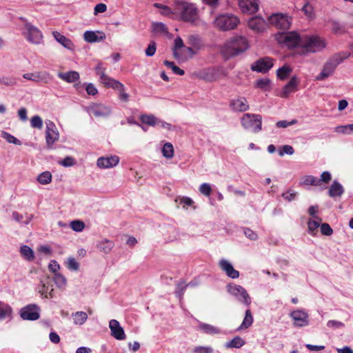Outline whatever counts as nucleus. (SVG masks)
Instances as JSON below:
<instances>
[{"label":"nucleus","instance_id":"36","mask_svg":"<svg viewBox=\"0 0 353 353\" xmlns=\"http://www.w3.org/2000/svg\"><path fill=\"white\" fill-rule=\"evenodd\" d=\"M292 72V68L290 65L285 64L277 70L276 76L278 79L285 80L290 75Z\"/></svg>","mask_w":353,"mask_h":353},{"label":"nucleus","instance_id":"54","mask_svg":"<svg viewBox=\"0 0 353 353\" xmlns=\"http://www.w3.org/2000/svg\"><path fill=\"white\" fill-rule=\"evenodd\" d=\"M61 269V266L56 260H51L48 264V270L51 272L54 273V275L59 274V271Z\"/></svg>","mask_w":353,"mask_h":353},{"label":"nucleus","instance_id":"3","mask_svg":"<svg viewBox=\"0 0 353 353\" xmlns=\"http://www.w3.org/2000/svg\"><path fill=\"white\" fill-rule=\"evenodd\" d=\"M275 39L279 44L290 49L299 45L301 46L302 39L299 34L295 31L278 32L275 34Z\"/></svg>","mask_w":353,"mask_h":353},{"label":"nucleus","instance_id":"35","mask_svg":"<svg viewBox=\"0 0 353 353\" xmlns=\"http://www.w3.org/2000/svg\"><path fill=\"white\" fill-rule=\"evenodd\" d=\"M73 323L77 325H81L85 323L88 319V314L83 311L76 312L72 314Z\"/></svg>","mask_w":353,"mask_h":353},{"label":"nucleus","instance_id":"24","mask_svg":"<svg viewBox=\"0 0 353 353\" xmlns=\"http://www.w3.org/2000/svg\"><path fill=\"white\" fill-rule=\"evenodd\" d=\"M83 39L88 43H94L103 41L105 35L103 32L85 31L83 34Z\"/></svg>","mask_w":353,"mask_h":353},{"label":"nucleus","instance_id":"38","mask_svg":"<svg viewBox=\"0 0 353 353\" xmlns=\"http://www.w3.org/2000/svg\"><path fill=\"white\" fill-rule=\"evenodd\" d=\"M20 254L28 261H32L34 259V251L28 245L21 247Z\"/></svg>","mask_w":353,"mask_h":353},{"label":"nucleus","instance_id":"17","mask_svg":"<svg viewBox=\"0 0 353 353\" xmlns=\"http://www.w3.org/2000/svg\"><path fill=\"white\" fill-rule=\"evenodd\" d=\"M120 161L117 155H108L98 158L97 165L100 169H110L116 167Z\"/></svg>","mask_w":353,"mask_h":353},{"label":"nucleus","instance_id":"7","mask_svg":"<svg viewBox=\"0 0 353 353\" xmlns=\"http://www.w3.org/2000/svg\"><path fill=\"white\" fill-rule=\"evenodd\" d=\"M243 36L235 35L230 38L224 44L223 52L228 56H234L242 51Z\"/></svg>","mask_w":353,"mask_h":353},{"label":"nucleus","instance_id":"4","mask_svg":"<svg viewBox=\"0 0 353 353\" xmlns=\"http://www.w3.org/2000/svg\"><path fill=\"white\" fill-rule=\"evenodd\" d=\"M326 46L325 42L319 36H310L302 40L301 54L315 53L321 51Z\"/></svg>","mask_w":353,"mask_h":353},{"label":"nucleus","instance_id":"43","mask_svg":"<svg viewBox=\"0 0 353 353\" xmlns=\"http://www.w3.org/2000/svg\"><path fill=\"white\" fill-rule=\"evenodd\" d=\"M53 281L57 287L61 289L65 288L67 285V279L65 276L61 273L54 275Z\"/></svg>","mask_w":353,"mask_h":353},{"label":"nucleus","instance_id":"28","mask_svg":"<svg viewBox=\"0 0 353 353\" xmlns=\"http://www.w3.org/2000/svg\"><path fill=\"white\" fill-rule=\"evenodd\" d=\"M228 292L237 300L241 301L243 299V288L239 285L233 283L227 285Z\"/></svg>","mask_w":353,"mask_h":353},{"label":"nucleus","instance_id":"60","mask_svg":"<svg viewBox=\"0 0 353 353\" xmlns=\"http://www.w3.org/2000/svg\"><path fill=\"white\" fill-rule=\"evenodd\" d=\"M327 326L330 328L336 330L345 327V324L339 321L330 320L327 322Z\"/></svg>","mask_w":353,"mask_h":353},{"label":"nucleus","instance_id":"18","mask_svg":"<svg viewBox=\"0 0 353 353\" xmlns=\"http://www.w3.org/2000/svg\"><path fill=\"white\" fill-rule=\"evenodd\" d=\"M105 68L103 66L101 63H99L95 68L96 73L98 76H99L100 81L105 87H114V84L118 85L119 83L116 82V79L106 75L105 74Z\"/></svg>","mask_w":353,"mask_h":353},{"label":"nucleus","instance_id":"12","mask_svg":"<svg viewBox=\"0 0 353 353\" xmlns=\"http://www.w3.org/2000/svg\"><path fill=\"white\" fill-rule=\"evenodd\" d=\"M21 318L26 321H36L40 318V308L37 304H28L19 311Z\"/></svg>","mask_w":353,"mask_h":353},{"label":"nucleus","instance_id":"52","mask_svg":"<svg viewBox=\"0 0 353 353\" xmlns=\"http://www.w3.org/2000/svg\"><path fill=\"white\" fill-rule=\"evenodd\" d=\"M303 184L306 185H314V186H319V179L312 175L307 176L303 181Z\"/></svg>","mask_w":353,"mask_h":353},{"label":"nucleus","instance_id":"5","mask_svg":"<svg viewBox=\"0 0 353 353\" xmlns=\"http://www.w3.org/2000/svg\"><path fill=\"white\" fill-rule=\"evenodd\" d=\"M225 74V69L221 66L203 68L192 74L194 77L206 81H216Z\"/></svg>","mask_w":353,"mask_h":353},{"label":"nucleus","instance_id":"29","mask_svg":"<svg viewBox=\"0 0 353 353\" xmlns=\"http://www.w3.org/2000/svg\"><path fill=\"white\" fill-rule=\"evenodd\" d=\"M259 0H244V14H254L259 10Z\"/></svg>","mask_w":353,"mask_h":353},{"label":"nucleus","instance_id":"30","mask_svg":"<svg viewBox=\"0 0 353 353\" xmlns=\"http://www.w3.org/2000/svg\"><path fill=\"white\" fill-rule=\"evenodd\" d=\"M12 319V309L8 305L0 301V321Z\"/></svg>","mask_w":353,"mask_h":353},{"label":"nucleus","instance_id":"2","mask_svg":"<svg viewBox=\"0 0 353 353\" xmlns=\"http://www.w3.org/2000/svg\"><path fill=\"white\" fill-rule=\"evenodd\" d=\"M347 53H337L330 58L324 64L322 71L316 76V79L322 81L332 75L336 68L348 57Z\"/></svg>","mask_w":353,"mask_h":353},{"label":"nucleus","instance_id":"45","mask_svg":"<svg viewBox=\"0 0 353 353\" xmlns=\"http://www.w3.org/2000/svg\"><path fill=\"white\" fill-rule=\"evenodd\" d=\"M243 346V341L241 337L236 336L225 344L226 348H239Z\"/></svg>","mask_w":353,"mask_h":353},{"label":"nucleus","instance_id":"6","mask_svg":"<svg viewBox=\"0 0 353 353\" xmlns=\"http://www.w3.org/2000/svg\"><path fill=\"white\" fill-rule=\"evenodd\" d=\"M239 23V19L232 14H220L214 21V26L222 31L233 30Z\"/></svg>","mask_w":353,"mask_h":353},{"label":"nucleus","instance_id":"39","mask_svg":"<svg viewBox=\"0 0 353 353\" xmlns=\"http://www.w3.org/2000/svg\"><path fill=\"white\" fill-rule=\"evenodd\" d=\"M159 118L152 114H143L140 117V120L143 123L148 125L156 127Z\"/></svg>","mask_w":353,"mask_h":353},{"label":"nucleus","instance_id":"23","mask_svg":"<svg viewBox=\"0 0 353 353\" xmlns=\"http://www.w3.org/2000/svg\"><path fill=\"white\" fill-rule=\"evenodd\" d=\"M52 35L54 39L63 47L71 51L74 50L75 46L70 39L57 31H54Z\"/></svg>","mask_w":353,"mask_h":353},{"label":"nucleus","instance_id":"50","mask_svg":"<svg viewBox=\"0 0 353 353\" xmlns=\"http://www.w3.org/2000/svg\"><path fill=\"white\" fill-rule=\"evenodd\" d=\"M30 125L34 128L41 130L43 128V122L39 115H34L30 119Z\"/></svg>","mask_w":353,"mask_h":353},{"label":"nucleus","instance_id":"48","mask_svg":"<svg viewBox=\"0 0 353 353\" xmlns=\"http://www.w3.org/2000/svg\"><path fill=\"white\" fill-rule=\"evenodd\" d=\"M301 10L307 18L313 19L315 16L313 6L307 1L303 6Z\"/></svg>","mask_w":353,"mask_h":353},{"label":"nucleus","instance_id":"46","mask_svg":"<svg viewBox=\"0 0 353 353\" xmlns=\"http://www.w3.org/2000/svg\"><path fill=\"white\" fill-rule=\"evenodd\" d=\"M70 226L73 231L81 232L85 228V223L82 221L74 220L70 222Z\"/></svg>","mask_w":353,"mask_h":353},{"label":"nucleus","instance_id":"37","mask_svg":"<svg viewBox=\"0 0 353 353\" xmlns=\"http://www.w3.org/2000/svg\"><path fill=\"white\" fill-rule=\"evenodd\" d=\"M65 267L72 272H77L79 270L80 264L73 256H69L64 261Z\"/></svg>","mask_w":353,"mask_h":353},{"label":"nucleus","instance_id":"59","mask_svg":"<svg viewBox=\"0 0 353 353\" xmlns=\"http://www.w3.org/2000/svg\"><path fill=\"white\" fill-rule=\"evenodd\" d=\"M253 323V317L250 310L245 311L244 316V329L249 327Z\"/></svg>","mask_w":353,"mask_h":353},{"label":"nucleus","instance_id":"42","mask_svg":"<svg viewBox=\"0 0 353 353\" xmlns=\"http://www.w3.org/2000/svg\"><path fill=\"white\" fill-rule=\"evenodd\" d=\"M161 152L166 159H172L174 156V148L171 143H165L163 145Z\"/></svg>","mask_w":353,"mask_h":353},{"label":"nucleus","instance_id":"40","mask_svg":"<svg viewBox=\"0 0 353 353\" xmlns=\"http://www.w3.org/2000/svg\"><path fill=\"white\" fill-rule=\"evenodd\" d=\"M116 82L119 83V85H114V87H110L111 88L119 91V99L123 101H128L129 95L126 92H125V88L123 83L120 81L116 80Z\"/></svg>","mask_w":353,"mask_h":353},{"label":"nucleus","instance_id":"13","mask_svg":"<svg viewBox=\"0 0 353 353\" xmlns=\"http://www.w3.org/2000/svg\"><path fill=\"white\" fill-rule=\"evenodd\" d=\"M274 59L270 57H264L257 59L251 65V70L257 72L265 74L274 65Z\"/></svg>","mask_w":353,"mask_h":353},{"label":"nucleus","instance_id":"19","mask_svg":"<svg viewBox=\"0 0 353 353\" xmlns=\"http://www.w3.org/2000/svg\"><path fill=\"white\" fill-rule=\"evenodd\" d=\"M219 265L221 270L224 272L225 274L231 279H237L240 275L239 272L233 268L232 263L225 259H221L219 261Z\"/></svg>","mask_w":353,"mask_h":353},{"label":"nucleus","instance_id":"8","mask_svg":"<svg viewBox=\"0 0 353 353\" xmlns=\"http://www.w3.org/2000/svg\"><path fill=\"white\" fill-rule=\"evenodd\" d=\"M22 33L26 40L31 43L40 44L43 41L42 32L30 23H25Z\"/></svg>","mask_w":353,"mask_h":353},{"label":"nucleus","instance_id":"58","mask_svg":"<svg viewBox=\"0 0 353 353\" xmlns=\"http://www.w3.org/2000/svg\"><path fill=\"white\" fill-rule=\"evenodd\" d=\"M319 220H310L307 223L308 225V232L311 234H313L314 232L316 230V229L320 226V223L319 222Z\"/></svg>","mask_w":353,"mask_h":353},{"label":"nucleus","instance_id":"41","mask_svg":"<svg viewBox=\"0 0 353 353\" xmlns=\"http://www.w3.org/2000/svg\"><path fill=\"white\" fill-rule=\"evenodd\" d=\"M37 181L41 185H48L52 181V174L49 171H45L37 176Z\"/></svg>","mask_w":353,"mask_h":353},{"label":"nucleus","instance_id":"25","mask_svg":"<svg viewBox=\"0 0 353 353\" xmlns=\"http://www.w3.org/2000/svg\"><path fill=\"white\" fill-rule=\"evenodd\" d=\"M344 193L343 185L336 180H334L328 190V195L334 198L341 196Z\"/></svg>","mask_w":353,"mask_h":353},{"label":"nucleus","instance_id":"26","mask_svg":"<svg viewBox=\"0 0 353 353\" xmlns=\"http://www.w3.org/2000/svg\"><path fill=\"white\" fill-rule=\"evenodd\" d=\"M198 327L199 330L207 334L214 335L220 334L223 333L222 330L220 328L205 323H199Z\"/></svg>","mask_w":353,"mask_h":353},{"label":"nucleus","instance_id":"15","mask_svg":"<svg viewBox=\"0 0 353 353\" xmlns=\"http://www.w3.org/2000/svg\"><path fill=\"white\" fill-rule=\"evenodd\" d=\"M85 110L90 115L96 117H104L111 114V108L102 103H92L85 108Z\"/></svg>","mask_w":353,"mask_h":353},{"label":"nucleus","instance_id":"56","mask_svg":"<svg viewBox=\"0 0 353 353\" xmlns=\"http://www.w3.org/2000/svg\"><path fill=\"white\" fill-rule=\"evenodd\" d=\"M199 191L202 194L206 196H209L212 192V188L210 184L208 183H202L199 187Z\"/></svg>","mask_w":353,"mask_h":353},{"label":"nucleus","instance_id":"63","mask_svg":"<svg viewBox=\"0 0 353 353\" xmlns=\"http://www.w3.org/2000/svg\"><path fill=\"white\" fill-rule=\"evenodd\" d=\"M296 192H294L292 190H289L286 192L282 194V197L288 201H292L296 199Z\"/></svg>","mask_w":353,"mask_h":353},{"label":"nucleus","instance_id":"14","mask_svg":"<svg viewBox=\"0 0 353 353\" xmlns=\"http://www.w3.org/2000/svg\"><path fill=\"white\" fill-rule=\"evenodd\" d=\"M23 77L29 81L43 83H48L52 80V76L47 71L27 72L23 74Z\"/></svg>","mask_w":353,"mask_h":353},{"label":"nucleus","instance_id":"9","mask_svg":"<svg viewBox=\"0 0 353 353\" xmlns=\"http://www.w3.org/2000/svg\"><path fill=\"white\" fill-rule=\"evenodd\" d=\"M268 21L278 29L286 30L291 26L292 18L283 13H273L268 17Z\"/></svg>","mask_w":353,"mask_h":353},{"label":"nucleus","instance_id":"61","mask_svg":"<svg viewBox=\"0 0 353 353\" xmlns=\"http://www.w3.org/2000/svg\"><path fill=\"white\" fill-rule=\"evenodd\" d=\"M320 230L322 234L330 236L333 233V230L328 223H324L320 225Z\"/></svg>","mask_w":353,"mask_h":353},{"label":"nucleus","instance_id":"53","mask_svg":"<svg viewBox=\"0 0 353 353\" xmlns=\"http://www.w3.org/2000/svg\"><path fill=\"white\" fill-rule=\"evenodd\" d=\"M230 108L235 112H241L243 101L241 99H234L230 102Z\"/></svg>","mask_w":353,"mask_h":353},{"label":"nucleus","instance_id":"10","mask_svg":"<svg viewBox=\"0 0 353 353\" xmlns=\"http://www.w3.org/2000/svg\"><path fill=\"white\" fill-rule=\"evenodd\" d=\"M46 142L48 148L52 149L53 145L59 139V132L57 126L50 120H46Z\"/></svg>","mask_w":353,"mask_h":353},{"label":"nucleus","instance_id":"64","mask_svg":"<svg viewBox=\"0 0 353 353\" xmlns=\"http://www.w3.org/2000/svg\"><path fill=\"white\" fill-rule=\"evenodd\" d=\"M195 353H212L213 350L209 346H199L194 348Z\"/></svg>","mask_w":353,"mask_h":353},{"label":"nucleus","instance_id":"44","mask_svg":"<svg viewBox=\"0 0 353 353\" xmlns=\"http://www.w3.org/2000/svg\"><path fill=\"white\" fill-rule=\"evenodd\" d=\"M175 201L182 205L183 209H187L188 206H192L194 204L193 200L188 196H179L176 199Z\"/></svg>","mask_w":353,"mask_h":353},{"label":"nucleus","instance_id":"22","mask_svg":"<svg viewBox=\"0 0 353 353\" xmlns=\"http://www.w3.org/2000/svg\"><path fill=\"white\" fill-rule=\"evenodd\" d=\"M249 28L256 32H263L265 28V21L261 17H254L249 19Z\"/></svg>","mask_w":353,"mask_h":353},{"label":"nucleus","instance_id":"27","mask_svg":"<svg viewBox=\"0 0 353 353\" xmlns=\"http://www.w3.org/2000/svg\"><path fill=\"white\" fill-rule=\"evenodd\" d=\"M114 247V241L104 239L97 243V248L105 254H109Z\"/></svg>","mask_w":353,"mask_h":353},{"label":"nucleus","instance_id":"33","mask_svg":"<svg viewBox=\"0 0 353 353\" xmlns=\"http://www.w3.org/2000/svg\"><path fill=\"white\" fill-rule=\"evenodd\" d=\"M271 84L272 81L269 78H261L255 81L254 86L262 91L266 92L272 89Z\"/></svg>","mask_w":353,"mask_h":353},{"label":"nucleus","instance_id":"16","mask_svg":"<svg viewBox=\"0 0 353 353\" xmlns=\"http://www.w3.org/2000/svg\"><path fill=\"white\" fill-rule=\"evenodd\" d=\"M290 316L293 319L294 327H305L309 325V316L303 310H296L290 312Z\"/></svg>","mask_w":353,"mask_h":353},{"label":"nucleus","instance_id":"34","mask_svg":"<svg viewBox=\"0 0 353 353\" xmlns=\"http://www.w3.org/2000/svg\"><path fill=\"white\" fill-rule=\"evenodd\" d=\"M182 48H184L183 41L181 37H178L174 39V45L172 49V53L174 57L179 61L183 59L181 54L179 52V50Z\"/></svg>","mask_w":353,"mask_h":353},{"label":"nucleus","instance_id":"1","mask_svg":"<svg viewBox=\"0 0 353 353\" xmlns=\"http://www.w3.org/2000/svg\"><path fill=\"white\" fill-rule=\"evenodd\" d=\"M174 13L184 21L194 22L198 17V11L192 3L185 1H176L174 3Z\"/></svg>","mask_w":353,"mask_h":353},{"label":"nucleus","instance_id":"55","mask_svg":"<svg viewBox=\"0 0 353 353\" xmlns=\"http://www.w3.org/2000/svg\"><path fill=\"white\" fill-rule=\"evenodd\" d=\"M294 153V150L293 147L290 145H285L279 150V154L280 157L283 156L285 154L292 155Z\"/></svg>","mask_w":353,"mask_h":353},{"label":"nucleus","instance_id":"49","mask_svg":"<svg viewBox=\"0 0 353 353\" xmlns=\"http://www.w3.org/2000/svg\"><path fill=\"white\" fill-rule=\"evenodd\" d=\"M331 29L335 34H341L344 31V26L341 24L339 21L331 20L330 21Z\"/></svg>","mask_w":353,"mask_h":353},{"label":"nucleus","instance_id":"21","mask_svg":"<svg viewBox=\"0 0 353 353\" xmlns=\"http://www.w3.org/2000/svg\"><path fill=\"white\" fill-rule=\"evenodd\" d=\"M299 80L296 76L291 77L289 82L283 88L280 97L282 98H288L291 93L297 90Z\"/></svg>","mask_w":353,"mask_h":353},{"label":"nucleus","instance_id":"47","mask_svg":"<svg viewBox=\"0 0 353 353\" xmlns=\"http://www.w3.org/2000/svg\"><path fill=\"white\" fill-rule=\"evenodd\" d=\"M163 63L165 66L170 68L172 71L176 74L182 76L185 73L183 70L176 66L175 63L172 61H165Z\"/></svg>","mask_w":353,"mask_h":353},{"label":"nucleus","instance_id":"32","mask_svg":"<svg viewBox=\"0 0 353 353\" xmlns=\"http://www.w3.org/2000/svg\"><path fill=\"white\" fill-rule=\"evenodd\" d=\"M38 292L46 299L52 298L53 288L48 282L41 281V285L38 287Z\"/></svg>","mask_w":353,"mask_h":353},{"label":"nucleus","instance_id":"57","mask_svg":"<svg viewBox=\"0 0 353 353\" xmlns=\"http://www.w3.org/2000/svg\"><path fill=\"white\" fill-rule=\"evenodd\" d=\"M0 83L5 85H14L17 84V79L13 77H2L0 78Z\"/></svg>","mask_w":353,"mask_h":353},{"label":"nucleus","instance_id":"62","mask_svg":"<svg viewBox=\"0 0 353 353\" xmlns=\"http://www.w3.org/2000/svg\"><path fill=\"white\" fill-rule=\"evenodd\" d=\"M157 50V46L154 41H151L145 49V55L148 57H152L154 55Z\"/></svg>","mask_w":353,"mask_h":353},{"label":"nucleus","instance_id":"31","mask_svg":"<svg viewBox=\"0 0 353 353\" xmlns=\"http://www.w3.org/2000/svg\"><path fill=\"white\" fill-rule=\"evenodd\" d=\"M58 77L68 82V83H74L79 79V74L76 71H69L67 72H59Z\"/></svg>","mask_w":353,"mask_h":353},{"label":"nucleus","instance_id":"20","mask_svg":"<svg viewBox=\"0 0 353 353\" xmlns=\"http://www.w3.org/2000/svg\"><path fill=\"white\" fill-rule=\"evenodd\" d=\"M109 327L111 331V335L117 340H124L125 334L123 328L121 326L117 320L112 319L109 322Z\"/></svg>","mask_w":353,"mask_h":353},{"label":"nucleus","instance_id":"51","mask_svg":"<svg viewBox=\"0 0 353 353\" xmlns=\"http://www.w3.org/2000/svg\"><path fill=\"white\" fill-rule=\"evenodd\" d=\"M2 137L6 139L8 143H13L17 145H21V142L13 135L7 132H3L1 134Z\"/></svg>","mask_w":353,"mask_h":353},{"label":"nucleus","instance_id":"11","mask_svg":"<svg viewBox=\"0 0 353 353\" xmlns=\"http://www.w3.org/2000/svg\"><path fill=\"white\" fill-rule=\"evenodd\" d=\"M262 117L260 114H244V128L253 132H258L261 130Z\"/></svg>","mask_w":353,"mask_h":353}]
</instances>
